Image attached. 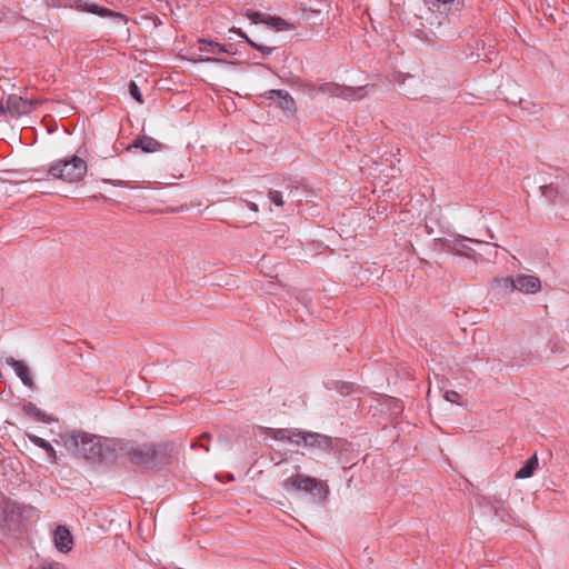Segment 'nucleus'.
<instances>
[{
    "mask_svg": "<svg viewBox=\"0 0 569 569\" xmlns=\"http://www.w3.org/2000/svg\"><path fill=\"white\" fill-rule=\"evenodd\" d=\"M401 410H402V408H401V407H398V408H395V409H393V412H395V413H398V412H400Z\"/></svg>",
    "mask_w": 569,
    "mask_h": 569,
    "instance_id": "a19ab883",
    "label": "nucleus"
},
{
    "mask_svg": "<svg viewBox=\"0 0 569 569\" xmlns=\"http://www.w3.org/2000/svg\"><path fill=\"white\" fill-rule=\"evenodd\" d=\"M284 487L287 489L292 488L295 490H303L320 497L326 493L321 481L313 477L299 473L288 478L284 482Z\"/></svg>",
    "mask_w": 569,
    "mask_h": 569,
    "instance_id": "20e7f679",
    "label": "nucleus"
},
{
    "mask_svg": "<svg viewBox=\"0 0 569 569\" xmlns=\"http://www.w3.org/2000/svg\"><path fill=\"white\" fill-rule=\"evenodd\" d=\"M469 241L472 243H480L481 241L465 236H458L455 239H439L441 249L446 252H451L457 256H463L467 258H473L475 250L467 246L465 242Z\"/></svg>",
    "mask_w": 569,
    "mask_h": 569,
    "instance_id": "39448f33",
    "label": "nucleus"
},
{
    "mask_svg": "<svg viewBox=\"0 0 569 569\" xmlns=\"http://www.w3.org/2000/svg\"><path fill=\"white\" fill-rule=\"evenodd\" d=\"M54 546L60 552H69L72 549L73 539L64 526H58L53 533Z\"/></svg>",
    "mask_w": 569,
    "mask_h": 569,
    "instance_id": "6e6552de",
    "label": "nucleus"
},
{
    "mask_svg": "<svg viewBox=\"0 0 569 569\" xmlns=\"http://www.w3.org/2000/svg\"><path fill=\"white\" fill-rule=\"evenodd\" d=\"M249 207H250V209H251V210H253V211H258V206H257L256 203L250 202V203H249Z\"/></svg>",
    "mask_w": 569,
    "mask_h": 569,
    "instance_id": "c9c22d12",
    "label": "nucleus"
},
{
    "mask_svg": "<svg viewBox=\"0 0 569 569\" xmlns=\"http://www.w3.org/2000/svg\"><path fill=\"white\" fill-rule=\"evenodd\" d=\"M129 93L130 96L138 101L139 103H143L142 94L138 84L134 81H130L129 83Z\"/></svg>",
    "mask_w": 569,
    "mask_h": 569,
    "instance_id": "393cba45",
    "label": "nucleus"
},
{
    "mask_svg": "<svg viewBox=\"0 0 569 569\" xmlns=\"http://www.w3.org/2000/svg\"><path fill=\"white\" fill-rule=\"evenodd\" d=\"M200 61H202V62H216V63H227L228 62L224 59L212 58V57L201 58Z\"/></svg>",
    "mask_w": 569,
    "mask_h": 569,
    "instance_id": "c756f323",
    "label": "nucleus"
},
{
    "mask_svg": "<svg viewBox=\"0 0 569 569\" xmlns=\"http://www.w3.org/2000/svg\"><path fill=\"white\" fill-rule=\"evenodd\" d=\"M355 93H356V91H355V90H350V89H348V90H346V91L342 93V97H343L345 99H351V98H353Z\"/></svg>",
    "mask_w": 569,
    "mask_h": 569,
    "instance_id": "473e14b6",
    "label": "nucleus"
},
{
    "mask_svg": "<svg viewBox=\"0 0 569 569\" xmlns=\"http://www.w3.org/2000/svg\"><path fill=\"white\" fill-rule=\"evenodd\" d=\"M459 397V393L453 390H448L445 392V399L449 402L458 403L457 398Z\"/></svg>",
    "mask_w": 569,
    "mask_h": 569,
    "instance_id": "cd10ccee",
    "label": "nucleus"
},
{
    "mask_svg": "<svg viewBox=\"0 0 569 569\" xmlns=\"http://www.w3.org/2000/svg\"><path fill=\"white\" fill-rule=\"evenodd\" d=\"M527 103H528L527 101H525V100H522V99L520 100V104H521V107H522L523 109H526V108H527V107L525 106V104H527Z\"/></svg>",
    "mask_w": 569,
    "mask_h": 569,
    "instance_id": "58836bf2",
    "label": "nucleus"
},
{
    "mask_svg": "<svg viewBox=\"0 0 569 569\" xmlns=\"http://www.w3.org/2000/svg\"><path fill=\"white\" fill-rule=\"evenodd\" d=\"M113 186H122L123 184V181H114V182H111Z\"/></svg>",
    "mask_w": 569,
    "mask_h": 569,
    "instance_id": "ea45409f",
    "label": "nucleus"
},
{
    "mask_svg": "<svg viewBox=\"0 0 569 569\" xmlns=\"http://www.w3.org/2000/svg\"><path fill=\"white\" fill-rule=\"evenodd\" d=\"M87 170V162L82 158L71 156L53 161L48 169V173L54 179L72 183L82 180Z\"/></svg>",
    "mask_w": 569,
    "mask_h": 569,
    "instance_id": "7ed1b4c3",
    "label": "nucleus"
},
{
    "mask_svg": "<svg viewBox=\"0 0 569 569\" xmlns=\"http://www.w3.org/2000/svg\"><path fill=\"white\" fill-rule=\"evenodd\" d=\"M7 363L13 368L16 375L21 379L26 387L33 388L34 382L31 376V370L23 361L8 358Z\"/></svg>",
    "mask_w": 569,
    "mask_h": 569,
    "instance_id": "9d476101",
    "label": "nucleus"
},
{
    "mask_svg": "<svg viewBox=\"0 0 569 569\" xmlns=\"http://www.w3.org/2000/svg\"><path fill=\"white\" fill-rule=\"evenodd\" d=\"M241 38H244L246 41L248 42V44L257 50H259L262 54L264 56H269L271 54L276 48L274 47H268V46H262V44H259L254 41H252L251 39H249L247 37V34L244 32L241 31V29H238V30H234Z\"/></svg>",
    "mask_w": 569,
    "mask_h": 569,
    "instance_id": "6ab92c4d",
    "label": "nucleus"
},
{
    "mask_svg": "<svg viewBox=\"0 0 569 569\" xmlns=\"http://www.w3.org/2000/svg\"><path fill=\"white\" fill-rule=\"evenodd\" d=\"M119 450L140 469H154L168 463L167 447L153 443L119 442L112 443V451Z\"/></svg>",
    "mask_w": 569,
    "mask_h": 569,
    "instance_id": "f03ea898",
    "label": "nucleus"
},
{
    "mask_svg": "<svg viewBox=\"0 0 569 569\" xmlns=\"http://www.w3.org/2000/svg\"><path fill=\"white\" fill-rule=\"evenodd\" d=\"M23 411L28 416L34 417L38 421L51 422L56 420L53 417L47 415L46 412L40 410L33 402L30 401L23 405Z\"/></svg>",
    "mask_w": 569,
    "mask_h": 569,
    "instance_id": "f3484780",
    "label": "nucleus"
},
{
    "mask_svg": "<svg viewBox=\"0 0 569 569\" xmlns=\"http://www.w3.org/2000/svg\"><path fill=\"white\" fill-rule=\"evenodd\" d=\"M437 1L440 3L447 4V3L452 2L453 0H437Z\"/></svg>",
    "mask_w": 569,
    "mask_h": 569,
    "instance_id": "4c0bfd02",
    "label": "nucleus"
},
{
    "mask_svg": "<svg viewBox=\"0 0 569 569\" xmlns=\"http://www.w3.org/2000/svg\"><path fill=\"white\" fill-rule=\"evenodd\" d=\"M281 24H286V21L284 20H280V22H278V26H281Z\"/></svg>",
    "mask_w": 569,
    "mask_h": 569,
    "instance_id": "79ce46f5",
    "label": "nucleus"
},
{
    "mask_svg": "<svg viewBox=\"0 0 569 569\" xmlns=\"http://www.w3.org/2000/svg\"><path fill=\"white\" fill-rule=\"evenodd\" d=\"M353 389V385L350 382H342L340 390L342 393H350Z\"/></svg>",
    "mask_w": 569,
    "mask_h": 569,
    "instance_id": "7c9ffc66",
    "label": "nucleus"
},
{
    "mask_svg": "<svg viewBox=\"0 0 569 569\" xmlns=\"http://www.w3.org/2000/svg\"><path fill=\"white\" fill-rule=\"evenodd\" d=\"M495 283L500 287L501 289H505L507 291H513L516 290V278L512 277H505L500 279H496Z\"/></svg>",
    "mask_w": 569,
    "mask_h": 569,
    "instance_id": "4be33fe9",
    "label": "nucleus"
},
{
    "mask_svg": "<svg viewBox=\"0 0 569 569\" xmlns=\"http://www.w3.org/2000/svg\"><path fill=\"white\" fill-rule=\"evenodd\" d=\"M281 24H286V21L284 20H280V22H278V26H281Z\"/></svg>",
    "mask_w": 569,
    "mask_h": 569,
    "instance_id": "37998d69",
    "label": "nucleus"
},
{
    "mask_svg": "<svg viewBox=\"0 0 569 569\" xmlns=\"http://www.w3.org/2000/svg\"><path fill=\"white\" fill-rule=\"evenodd\" d=\"M201 438H202V439H211V435H210V433H208V432H203V433L201 435Z\"/></svg>",
    "mask_w": 569,
    "mask_h": 569,
    "instance_id": "e433bc0d",
    "label": "nucleus"
},
{
    "mask_svg": "<svg viewBox=\"0 0 569 569\" xmlns=\"http://www.w3.org/2000/svg\"><path fill=\"white\" fill-rule=\"evenodd\" d=\"M54 441L62 445L71 456L92 461L106 459L112 450V443L117 442L103 441L101 437L84 431L63 433Z\"/></svg>",
    "mask_w": 569,
    "mask_h": 569,
    "instance_id": "f257e3e1",
    "label": "nucleus"
},
{
    "mask_svg": "<svg viewBox=\"0 0 569 569\" xmlns=\"http://www.w3.org/2000/svg\"><path fill=\"white\" fill-rule=\"evenodd\" d=\"M29 440L37 447L43 449L50 462L54 463L58 460L57 452L52 445L41 437L36 435H28Z\"/></svg>",
    "mask_w": 569,
    "mask_h": 569,
    "instance_id": "dca6fc26",
    "label": "nucleus"
},
{
    "mask_svg": "<svg viewBox=\"0 0 569 569\" xmlns=\"http://www.w3.org/2000/svg\"><path fill=\"white\" fill-rule=\"evenodd\" d=\"M199 43H200V51H202V52L212 53V54H217V53H221V52H226L228 54L236 53L232 44L226 46V44H220L218 42L209 41V40H204V39L199 40Z\"/></svg>",
    "mask_w": 569,
    "mask_h": 569,
    "instance_id": "ddd939ff",
    "label": "nucleus"
},
{
    "mask_svg": "<svg viewBox=\"0 0 569 569\" xmlns=\"http://www.w3.org/2000/svg\"><path fill=\"white\" fill-rule=\"evenodd\" d=\"M306 447L328 451L332 447V439L321 433L308 432L306 437Z\"/></svg>",
    "mask_w": 569,
    "mask_h": 569,
    "instance_id": "9b49d317",
    "label": "nucleus"
},
{
    "mask_svg": "<svg viewBox=\"0 0 569 569\" xmlns=\"http://www.w3.org/2000/svg\"><path fill=\"white\" fill-rule=\"evenodd\" d=\"M44 2L48 8H73V6L69 4L66 0H44Z\"/></svg>",
    "mask_w": 569,
    "mask_h": 569,
    "instance_id": "a878e982",
    "label": "nucleus"
},
{
    "mask_svg": "<svg viewBox=\"0 0 569 569\" xmlns=\"http://www.w3.org/2000/svg\"><path fill=\"white\" fill-rule=\"evenodd\" d=\"M7 108L13 117L27 114L33 109L31 101L16 96H10L8 98Z\"/></svg>",
    "mask_w": 569,
    "mask_h": 569,
    "instance_id": "0eeeda50",
    "label": "nucleus"
},
{
    "mask_svg": "<svg viewBox=\"0 0 569 569\" xmlns=\"http://www.w3.org/2000/svg\"><path fill=\"white\" fill-rule=\"evenodd\" d=\"M131 147L139 148L144 152H156L162 149V144L149 136L138 137Z\"/></svg>",
    "mask_w": 569,
    "mask_h": 569,
    "instance_id": "4468645a",
    "label": "nucleus"
},
{
    "mask_svg": "<svg viewBox=\"0 0 569 569\" xmlns=\"http://www.w3.org/2000/svg\"><path fill=\"white\" fill-rule=\"evenodd\" d=\"M269 198L270 200L276 204V206H282L283 204V199H282V193L280 191H277V190H271L269 191Z\"/></svg>",
    "mask_w": 569,
    "mask_h": 569,
    "instance_id": "bb28decb",
    "label": "nucleus"
},
{
    "mask_svg": "<svg viewBox=\"0 0 569 569\" xmlns=\"http://www.w3.org/2000/svg\"><path fill=\"white\" fill-rule=\"evenodd\" d=\"M330 89H331V87H330V86L325 84V86L319 87L318 89L312 88V89L310 90L309 94H310V96H313V94H316V93H318V92H322V93H325V92H330V93H333Z\"/></svg>",
    "mask_w": 569,
    "mask_h": 569,
    "instance_id": "c85d7f7f",
    "label": "nucleus"
},
{
    "mask_svg": "<svg viewBox=\"0 0 569 569\" xmlns=\"http://www.w3.org/2000/svg\"><path fill=\"white\" fill-rule=\"evenodd\" d=\"M289 433H290V429H288V428L276 429L272 431L271 438H273L274 440H278V441H287L288 442Z\"/></svg>",
    "mask_w": 569,
    "mask_h": 569,
    "instance_id": "5701e85b",
    "label": "nucleus"
},
{
    "mask_svg": "<svg viewBox=\"0 0 569 569\" xmlns=\"http://www.w3.org/2000/svg\"><path fill=\"white\" fill-rule=\"evenodd\" d=\"M30 569H66V567L62 563L46 560L38 566L30 567Z\"/></svg>",
    "mask_w": 569,
    "mask_h": 569,
    "instance_id": "b1692460",
    "label": "nucleus"
},
{
    "mask_svg": "<svg viewBox=\"0 0 569 569\" xmlns=\"http://www.w3.org/2000/svg\"><path fill=\"white\" fill-rule=\"evenodd\" d=\"M538 467V457L535 453L527 462L516 472L517 479H527L533 475V471Z\"/></svg>",
    "mask_w": 569,
    "mask_h": 569,
    "instance_id": "a211bd4d",
    "label": "nucleus"
},
{
    "mask_svg": "<svg viewBox=\"0 0 569 569\" xmlns=\"http://www.w3.org/2000/svg\"><path fill=\"white\" fill-rule=\"evenodd\" d=\"M267 98L288 114L292 116L297 111L293 98L286 90H269L267 92Z\"/></svg>",
    "mask_w": 569,
    "mask_h": 569,
    "instance_id": "423d86ee",
    "label": "nucleus"
},
{
    "mask_svg": "<svg viewBox=\"0 0 569 569\" xmlns=\"http://www.w3.org/2000/svg\"><path fill=\"white\" fill-rule=\"evenodd\" d=\"M76 8L78 10L87 11V12L94 13V14H98V16H101V17L113 16V17H117L119 19H124V16L121 14V13H116V12H113V11L107 9V8H101L98 4H96V3H91V2H88V1H84V0L77 1Z\"/></svg>",
    "mask_w": 569,
    "mask_h": 569,
    "instance_id": "f8f14e48",
    "label": "nucleus"
},
{
    "mask_svg": "<svg viewBox=\"0 0 569 569\" xmlns=\"http://www.w3.org/2000/svg\"><path fill=\"white\" fill-rule=\"evenodd\" d=\"M307 433L308 432L300 430V429H290L288 442L297 445V446L303 445L306 447Z\"/></svg>",
    "mask_w": 569,
    "mask_h": 569,
    "instance_id": "412c9836",
    "label": "nucleus"
},
{
    "mask_svg": "<svg viewBox=\"0 0 569 569\" xmlns=\"http://www.w3.org/2000/svg\"><path fill=\"white\" fill-rule=\"evenodd\" d=\"M492 508H493L495 515H496L497 517H500V518L503 520V519H505V517H503L502 511L500 510V508L495 507V506H492Z\"/></svg>",
    "mask_w": 569,
    "mask_h": 569,
    "instance_id": "f704fd0d",
    "label": "nucleus"
},
{
    "mask_svg": "<svg viewBox=\"0 0 569 569\" xmlns=\"http://www.w3.org/2000/svg\"><path fill=\"white\" fill-rule=\"evenodd\" d=\"M516 290L523 293H536L541 289L539 278L530 274H518L516 277Z\"/></svg>",
    "mask_w": 569,
    "mask_h": 569,
    "instance_id": "1a4fd4ad",
    "label": "nucleus"
},
{
    "mask_svg": "<svg viewBox=\"0 0 569 569\" xmlns=\"http://www.w3.org/2000/svg\"><path fill=\"white\" fill-rule=\"evenodd\" d=\"M3 515H4V521L10 522L14 520V517H19L22 515L24 510H27V507H22L17 502H13L11 500H8L3 503ZM28 510L31 511L32 508L28 507Z\"/></svg>",
    "mask_w": 569,
    "mask_h": 569,
    "instance_id": "2eb2a0df",
    "label": "nucleus"
},
{
    "mask_svg": "<svg viewBox=\"0 0 569 569\" xmlns=\"http://www.w3.org/2000/svg\"><path fill=\"white\" fill-rule=\"evenodd\" d=\"M197 447L202 448L206 452H209V450H210L209 446H207V445H198V443L191 445V448H197Z\"/></svg>",
    "mask_w": 569,
    "mask_h": 569,
    "instance_id": "72a5a7b5",
    "label": "nucleus"
},
{
    "mask_svg": "<svg viewBox=\"0 0 569 569\" xmlns=\"http://www.w3.org/2000/svg\"><path fill=\"white\" fill-rule=\"evenodd\" d=\"M541 194L550 202L556 203L559 197L558 190L552 184H541L539 187Z\"/></svg>",
    "mask_w": 569,
    "mask_h": 569,
    "instance_id": "aec40b11",
    "label": "nucleus"
},
{
    "mask_svg": "<svg viewBox=\"0 0 569 569\" xmlns=\"http://www.w3.org/2000/svg\"><path fill=\"white\" fill-rule=\"evenodd\" d=\"M248 17L253 21V22H258L261 14L259 12H256V11H252L250 13H248Z\"/></svg>",
    "mask_w": 569,
    "mask_h": 569,
    "instance_id": "2f4dec72",
    "label": "nucleus"
}]
</instances>
